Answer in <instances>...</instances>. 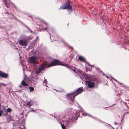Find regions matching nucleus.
Masks as SVG:
<instances>
[{
  "mask_svg": "<svg viewBox=\"0 0 129 129\" xmlns=\"http://www.w3.org/2000/svg\"><path fill=\"white\" fill-rule=\"evenodd\" d=\"M60 9L63 10L67 9L72 11V7L71 6L70 2L68 1L67 2L65 3L64 5L61 6Z\"/></svg>",
  "mask_w": 129,
  "mask_h": 129,
  "instance_id": "f257e3e1",
  "label": "nucleus"
},
{
  "mask_svg": "<svg viewBox=\"0 0 129 129\" xmlns=\"http://www.w3.org/2000/svg\"><path fill=\"white\" fill-rule=\"evenodd\" d=\"M43 23H44L46 25H48V23H47L45 21H44Z\"/></svg>",
  "mask_w": 129,
  "mask_h": 129,
  "instance_id": "393cba45",
  "label": "nucleus"
},
{
  "mask_svg": "<svg viewBox=\"0 0 129 129\" xmlns=\"http://www.w3.org/2000/svg\"><path fill=\"white\" fill-rule=\"evenodd\" d=\"M86 82L87 83L88 87L89 88L93 87L94 86L95 84L93 82H92L90 80L86 81Z\"/></svg>",
  "mask_w": 129,
  "mask_h": 129,
  "instance_id": "20e7f679",
  "label": "nucleus"
},
{
  "mask_svg": "<svg viewBox=\"0 0 129 129\" xmlns=\"http://www.w3.org/2000/svg\"><path fill=\"white\" fill-rule=\"evenodd\" d=\"M67 65H67V64H65V65H64V66H67Z\"/></svg>",
  "mask_w": 129,
  "mask_h": 129,
  "instance_id": "72a5a7b5",
  "label": "nucleus"
},
{
  "mask_svg": "<svg viewBox=\"0 0 129 129\" xmlns=\"http://www.w3.org/2000/svg\"><path fill=\"white\" fill-rule=\"evenodd\" d=\"M88 64H89L90 65V67H93V66H92V65H90V64H89L88 63Z\"/></svg>",
  "mask_w": 129,
  "mask_h": 129,
  "instance_id": "7c9ffc66",
  "label": "nucleus"
},
{
  "mask_svg": "<svg viewBox=\"0 0 129 129\" xmlns=\"http://www.w3.org/2000/svg\"><path fill=\"white\" fill-rule=\"evenodd\" d=\"M106 76V77H107V78H108V76Z\"/></svg>",
  "mask_w": 129,
  "mask_h": 129,
  "instance_id": "e433bc0d",
  "label": "nucleus"
},
{
  "mask_svg": "<svg viewBox=\"0 0 129 129\" xmlns=\"http://www.w3.org/2000/svg\"><path fill=\"white\" fill-rule=\"evenodd\" d=\"M25 27L26 28H27L29 30H30V29L26 25H25Z\"/></svg>",
  "mask_w": 129,
  "mask_h": 129,
  "instance_id": "b1692460",
  "label": "nucleus"
},
{
  "mask_svg": "<svg viewBox=\"0 0 129 129\" xmlns=\"http://www.w3.org/2000/svg\"><path fill=\"white\" fill-rule=\"evenodd\" d=\"M50 30H51V31H53V29H50ZM52 32L53 33V34H54V35H56V36H57V34H56L55 33H54L52 31Z\"/></svg>",
  "mask_w": 129,
  "mask_h": 129,
  "instance_id": "4be33fe9",
  "label": "nucleus"
},
{
  "mask_svg": "<svg viewBox=\"0 0 129 129\" xmlns=\"http://www.w3.org/2000/svg\"><path fill=\"white\" fill-rule=\"evenodd\" d=\"M88 64H89L90 65V67H93V66H92V65H90V64H89L88 63Z\"/></svg>",
  "mask_w": 129,
  "mask_h": 129,
  "instance_id": "c756f323",
  "label": "nucleus"
},
{
  "mask_svg": "<svg viewBox=\"0 0 129 129\" xmlns=\"http://www.w3.org/2000/svg\"><path fill=\"white\" fill-rule=\"evenodd\" d=\"M7 112H10L12 111V109L10 108H8L7 109Z\"/></svg>",
  "mask_w": 129,
  "mask_h": 129,
  "instance_id": "a211bd4d",
  "label": "nucleus"
},
{
  "mask_svg": "<svg viewBox=\"0 0 129 129\" xmlns=\"http://www.w3.org/2000/svg\"><path fill=\"white\" fill-rule=\"evenodd\" d=\"M34 104V102L33 101L31 100L29 102H28L27 104L28 106V108H30V107Z\"/></svg>",
  "mask_w": 129,
  "mask_h": 129,
  "instance_id": "9b49d317",
  "label": "nucleus"
},
{
  "mask_svg": "<svg viewBox=\"0 0 129 129\" xmlns=\"http://www.w3.org/2000/svg\"><path fill=\"white\" fill-rule=\"evenodd\" d=\"M68 95L69 99L72 102L73 101V100L74 99L75 97L76 96H77V95H76V94L74 92L72 93L69 94H68Z\"/></svg>",
  "mask_w": 129,
  "mask_h": 129,
  "instance_id": "39448f33",
  "label": "nucleus"
},
{
  "mask_svg": "<svg viewBox=\"0 0 129 129\" xmlns=\"http://www.w3.org/2000/svg\"><path fill=\"white\" fill-rule=\"evenodd\" d=\"M83 89L82 87L79 88L77 90L74 92L76 94V95H77L81 93L83 91Z\"/></svg>",
  "mask_w": 129,
  "mask_h": 129,
  "instance_id": "423d86ee",
  "label": "nucleus"
},
{
  "mask_svg": "<svg viewBox=\"0 0 129 129\" xmlns=\"http://www.w3.org/2000/svg\"><path fill=\"white\" fill-rule=\"evenodd\" d=\"M3 112V110H0V117H1L2 115Z\"/></svg>",
  "mask_w": 129,
  "mask_h": 129,
  "instance_id": "aec40b11",
  "label": "nucleus"
},
{
  "mask_svg": "<svg viewBox=\"0 0 129 129\" xmlns=\"http://www.w3.org/2000/svg\"><path fill=\"white\" fill-rule=\"evenodd\" d=\"M47 29H48V28H47V27H46L44 29V30H47Z\"/></svg>",
  "mask_w": 129,
  "mask_h": 129,
  "instance_id": "bb28decb",
  "label": "nucleus"
},
{
  "mask_svg": "<svg viewBox=\"0 0 129 129\" xmlns=\"http://www.w3.org/2000/svg\"><path fill=\"white\" fill-rule=\"evenodd\" d=\"M6 117L7 119V122H9L11 120L10 117L9 116V115H8V116H6Z\"/></svg>",
  "mask_w": 129,
  "mask_h": 129,
  "instance_id": "ddd939ff",
  "label": "nucleus"
},
{
  "mask_svg": "<svg viewBox=\"0 0 129 129\" xmlns=\"http://www.w3.org/2000/svg\"><path fill=\"white\" fill-rule=\"evenodd\" d=\"M57 65H63L59 61L57 60L54 59L52 61L50 64L47 67V68Z\"/></svg>",
  "mask_w": 129,
  "mask_h": 129,
  "instance_id": "f03ea898",
  "label": "nucleus"
},
{
  "mask_svg": "<svg viewBox=\"0 0 129 129\" xmlns=\"http://www.w3.org/2000/svg\"><path fill=\"white\" fill-rule=\"evenodd\" d=\"M78 73H81V72H80V71H78Z\"/></svg>",
  "mask_w": 129,
  "mask_h": 129,
  "instance_id": "f704fd0d",
  "label": "nucleus"
},
{
  "mask_svg": "<svg viewBox=\"0 0 129 129\" xmlns=\"http://www.w3.org/2000/svg\"><path fill=\"white\" fill-rule=\"evenodd\" d=\"M41 71L38 69L36 71V72L38 74L40 73Z\"/></svg>",
  "mask_w": 129,
  "mask_h": 129,
  "instance_id": "6ab92c4d",
  "label": "nucleus"
},
{
  "mask_svg": "<svg viewBox=\"0 0 129 129\" xmlns=\"http://www.w3.org/2000/svg\"><path fill=\"white\" fill-rule=\"evenodd\" d=\"M78 60H80V61L86 62V60L83 57L80 56H79L78 58Z\"/></svg>",
  "mask_w": 129,
  "mask_h": 129,
  "instance_id": "f8f14e48",
  "label": "nucleus"
},
{
  "mask_svg": "<svg viewBox=\"0 0 129 129\" xmlns=\"http://www.w3.org/2000/svg\"><path fill=\"white\" fill-rule=\"evenodd\" d=\"M73 71H74V72H76V70L75 69H74L73 70Z\"/></svg>",
  "mask_w": 129,
  "mask_h": 129,
  "instance_id": "2f4dec72",
  "label": "nucleus"
},
{
  "mask_svg": "<svg viewBox=\"0 0 129 129\" xmlns=\"http://www.w3.org/2000/svg\"><path fill=\"white\" fill-rule=\"evenodd\" d=\"M46 81H47V80L46 79H45V80L44 81V83H45V84H46Z\"/></svg>",
  "mask_w": 129,
  "mask_h": 129,
  "instance_id": "a878e982",
  "label": "nucleus"
},
{
  "mask_svg": "<svg viewBox=\"0 0 129 129\" xmlns=\"http://www.w3.org/2000/svg\"><path fill=\"white\" fill-rule=\"evenodd\" d=\"M47 65V63L46 62H45L39 68V69H40L41 71H42L43 70L44 68H46V66Z\"/></svg>",
  "mask_w": 129,
  "mask_h": 129,
  "instance_id": "9d476101",
  "label": "nucleus"
},
{
  "mask_svg": "<svg viewBox=\"0 0 129 129\" xmlns=\"http://www.w3.org/2000/svg\"><path fill=\"white\" fill-rule=\"evenodd\" d=\"M50 35V36L51 34L50 33H49Z\"/></svg>",
  "mask_w": 129,
  "mask_h": 129,
  "instance_id": "58836bf2",
  "label": "nucleus"
},
{
  "mask_svg": "<svg viewBox=\"0 0 129 129\" xmlns=\"http://www.w3.org/2000/svg\"><path fill=\"white\" fill-rule=\"evenodd\" d=\"M7 0H4V2L5 4V5L6 6L7 8H8L9 5L7 4Z\"/></svg>",
  "mask_w": 129,
  "mask_h": 129,
  "instance_id": "2eb2a0df",
  "label": "nucleus"
},
{
  "mask_svg": "<svg viewBox=\"0 0 129 129\" xmlns=\"http://www.w3.org/2000/svg\"><path fill=\"white\" fill-rule=\"evenodd\" d=\"M71 49H72V50L73 48L72 47V48H71Z\"/></svg>",
  "mask_w": 129,
  "mask_h": 129,
  "instance_id": "4c0bfd02",
  "label": "nucleus"
},
{
  "mask_svg": "<svg viewBox=\"0 0 129 129\" xmlns=\"http://www.w3.org/2000/svg\"><path fill=\"white\" fill-rule=\"evenodd\" d=\"M1 27V25H0V27Z\"/></svg>",
  "mask_w": 129,
  "mask_h": 129,
  "instance_id": "ea45409f",
  "label": "nucleus"
},
{
  "mask_svg": "<svg viewBox=\"0 0 129 129\" xmlns=\"http://www.w3.org/2000/svg\"><path fill=\"white\" fill-rule=\"evenodd\" d=\"M61 125L62 129H67L66 128L65 126L63 124H61Z\"/></svg>",
  "mask_w": 129,
  "mask_h": 129,
  "instance_id": "f3484780",
  "label": "nucleus"
},
{
  "mask_svg": "<svg viewBox=\"0 0 129 129\" xmlns=\"http://www.w3.org/2000/svg\"><path fill=\"white\" fill-rule=\"evenodd\" d=\"M124 103L125 104V106L127 107V108H129V107H128V106L127 105V104L126 103L124 102Z\"/></svg>",
  "mask_w": 129,
  "mask_h": 129,
  "instance_id": "5701e85b",
  "label": "nucleus"
},
{
  "mask_svg": "<svg viewBox=\"0 0 129 129\" xmlns=\"http://www.w3.org/2000/svg\"><path fill=\"white\" fill-rule=\"evenodd\" d=\"M19 87H20V88H21L22 87V85L20 86H19Z\"/></svg>",
  "mask_w": 129,
  "mask_h": 129,
  "instance_id": "c9c22d12",
  "label": "nucleus"
},
{
  "mask_svg": "<svg viewBox=\"0 0 129 129\" xmlns=\"http://www.w3.org/2000/svg\"><path fill=\"white\" fill-rule=\"evenodd\" d=\"M29 89H30V92H31L33 91L34 90V88L32 86H29Z\"/></svg>",
  "mask_w": 129,
  "mask_h": 129,
  "instance_id": "4468645a",
  "label": "nucleus"
},
{
  "mask_svg": "<svg viewBox=\"0 0 129 129\" xmlns=\"http://www.w3.org/2000/svg\"><path fill=\"white\" fill-rule=\"evenodd\" d=\"M37 60V58L35 56L30 57L28 58V62L30 63H34Z\"/></svg>",
  "mask_w": 129,
  "mask_h": 129,
  "instance_id": "7ed1b4c3",
  "label": "nucleus"
},
{
  "mask_svg": "<svg viewBox=\"0 0 129 129\" xmlns=\"http://www.w3.org/2000/svg\"><path fill=\"white\" fill-rule=\"evenodd\" d=\"M9 115L7 113V112H6V111H5V113L3 114V116H7Z\"/></svg>",
  "mask_w": 129,
  "mask_h": 129,
  "instance_id": "dca6fc26",
  "label": "nucleus"
},
{
  "mask_svg": "<svg viewBox=\"0 0 129 129\" xmlns=\"http://www.w3.org/2000/svg\"><path fill=\"white\" fill-rule=\"evenodd\" d=\"M88 78H89V77H88V76H87L86 77V79H88Z\"/></svg>",
  "mask_w": 129,
  "mask_h": 129,
  "instance_id": "473e14b6",
  "label": "nucleus"
},
{
  "mask_svg": "<svg viewBox=\"0 0 129 129\" xmlns=\"http://www.w3.org/2000/svg\"><path fill=\"white\" fill-rule=\"evenodd\" d=\"M62 42L63 43L64 45H67V43L64 40H62Z\"/></svg>",
  "mask_w": 129,
  "mask_h": 129,
  "instance_id": "412c9836",
  "label": "nucleus"
},
{
  "mask_svg": "<svg viewBox=\"0 0 129 129\" xmlns=\"http://www.w3.org/2000/svg\"><path fill=\"white\" fill-rule=\"evenodd\" d=\"M8 76V74L3 72L2 71H0V77L3 78H7Z\"/></svg>",
  "mask_w": 129,
  "mask_h": 129,
  "instance_id": "6e6552de",
  "label": "nucleus"
},
{
  "mask_svg": "<svg viewBox=\"0 0 129 129\" xmlns=\"http://www.w3.org/2000/svg\"><path fill=\"white\" fill-rule=\"evenodd\" d=\"M35 111L34 110H33V111H32V110H30V111H28V113H29V112H31V111Z\"/></svg>",
  "mask_w": 129,
  "mask_h": 129,
  "instance_id": "cd10ccee",
  "label": "nucleus"
},
{
  "mask_svg": "<svg viewBox=\"0 0 129 129\" xmlns=\"http://www.w3.org/2000/svg\"><path fill=\"white\" fill-rule=\"evenodd\" d=\"M88 64H89L90 65V67H93V66H92V65H90V64H89L88 63Z\"/></svg>",
  "mask_w": 129,
  "mask_h": 129,
  "instance_id": "c85d7f7f",
  "label": "nucleus"
},
{
  "mask_svg": "<svg viewBox=\"0 0 129 129\" xmlns=\"http://www.w3.org/2000/svg\"><path fill=\"white\" fill-rule=\"evenodd\" d=\"M19 44L21 46H26L27 45L26 43L22 40H21L19 41Z\"/></svg>",
  "mask_w": 129,
  "mask_h": 129,
  "instance_id": "1a4fd4ad",
  "label": "nucleus"
},
{
  "mask_svg": "<svg viewBox=\"0 0 129 129\" xmlns=\"http://www.w3.org/2000/svg\"><path fill=\"white\" fill-rule=\"evenodd\" d=\"M21 84L23 86L26 87V88H27L26 86L28 85V83L25 79H24L21 81Z\"/></svg>",
  "mask_w": 129,
  "mask_h": 129,
  "instance_id": "0eeeda50",
  "label": "nucleus"
}]
</instances>
